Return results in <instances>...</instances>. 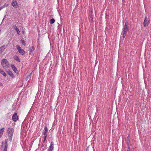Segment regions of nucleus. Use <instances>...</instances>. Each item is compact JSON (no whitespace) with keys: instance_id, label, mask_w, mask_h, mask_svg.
<instances>
[{"instance_id":"nucleus-1","label":"nucleus","mask_w":151,"mask_h":151,"mask_svg":"<svg viewBox=\"0 0 151 151\" xmlns=\"http://www.w3.org/2000/svg\"><path fill=\"white\" fill-rule=\"evenodd\" d=\"M1 63L2 66L4 68H7L9 66V62L6 59H2L1 61Z\"/></svg>"},{"instance_id":"nucleus-2","label":"nucleus","mask_w":151,"mask_h":151,"mask_svg":"<svg viewBox=\"0 0 151 151\" xmlns=\"http://www.w3.org/2000/svg\"><path fill=\"white\" fill-rule=\"evenodd\" d=\"M128 23L127 22H126L125 23L124 28L122 31V36L124 38L126 34L127 33V31L128 28Z\"/></svg>"},{"instance_id":"nucleus-3","label":"nucleus","mask_w":151,"mask_h":151,"mask_svg":"<svg viewBox=\"0 0 151 151\" xmlns=\"http://www.w3.org/2000/svg\"><path fill=\"white\" fill-rule=\"evenodd\" d=\"M14 131V129L12 128L9 127L7 130V132L9 136V138L10 141L12 139L13 134Z\"/></svg>"},{"instance_id":"nucleus-4","label":"nucleus","mask_w":151,"mask_h":151,"mask_svg":"<svg viewBox=\"0 0 151 151\" xmlns=\"http://www.w3.org/2000/svg\"><path fill=\"white\" fill-rule=\"evenodd\" d=\"M7 142L5 140L4 142H2V150L3 151H6L7 148Z\"/></svg>"},{"instance_id":"nucleus-5","label":"nucleus","mask_w":151,"mask_h":151,"mask_svg":"<svg viewBox=\"0 0 151 151\" xmlns=\"http://www.w3.org/2000/svg\"><path fill=\"white\" fill-rule=\"evenodd\" d=\"M11 5L15 8H18L19 5L18 3L16 0H13L11 4Z\"/></svg>"},{"instance_id":"nucleus-6","label":"nucleus","mask_w":151,"mask_h":151,"mask_svg":"<svg viewBox=\"0 0 151 151\" xmlns=\"http://www.w3.org/2000/svg\"><path fill=\"white\" fill-rule=\"evenodd\" d=\"M17 48L20 54L22 55H24L25 54V51L19 46H17Z\"/></svg>"},{"instance_id":"nucleus-7","label":"nucleus","mask_w":151,"mask_h":151,"mask_svg":"<svg viewBox=\"0 0 151 151\" xmlns=\"http://www.w3.org/2000/svg\"><path fill=\"white\" fill-rule=\"evenodd\" d=\"M149 23L150 20L148 19L147 17H145L143 22L144 26H147L149 24Z\"/></svg>"},{"instance_id":"nucleus-8","label":"nucleus","mask_w":151,"mask_h":151,"mask_svg":"<svg viewBox=\"0 0 151 151\" xmlns=\"http://www.w3.org/2000/svg\"><path fill=\"white\" fill-rule=\"evenodd\" d=\"M18 117L17 113H15L12 116V119L15 122H16L18 119Z\"/></svg>"},{"instance_id":"nucleus-9","label":"nucleus","mask_w":151,"mask_h":151,"mask_svg":"<svg viewBox=\"0 0 151 151\" xmlns=\"http://www.w3.org/2000/svg\"><path fill=\"white\" fill-rule=\"evenodd\" d=\"M11 66L12 67L13 70L15 72V73H17L18 71L17 69L13 64H11Z\"/></svg>"},{"instance_id":"nucleus-10","label":"nucleus","mask_w":151,"mask_h":151,"mask_svg":"<svg viewBox=\"0 0 151 151\" xmlns=\"http://www.w3.org/2000/svg\"><path fill=\"white\" fill-rule=\"evenodd\" d=\"M53 145V142H51L50 143V145L48 149V150L49 151H52L53 150L54 148Z\"/></svg>"},{"instance_id":"nucleus-11","label":"nucleus","mask_w":151,"mask_h":151,"mask_svg":"<svg viewBox=\"0 0 151 151\" xmlns=\"http://www.w3.org/2000/svg\"><path fill=\"white\" fill-rule=\"evenodd\" d=\"M6 72L12 78L14 77V76L12 72L10 70H7Z\"/></svg>"},{"instance_id":"nucleus-12","label":"nucleus","mask_w":151,"mask_h":151,"mask_svg":"<svg viewBox=\"0 0 151 151\" xmlns=\"http://www.w3.org/2000/svg\"><path fill=\"white\" fill-rule=\"evenodd\" d=\"M13 58L15 60H16L17 62H20V60L19 59V58L18 57V56H17V55L14 56L13 57Z\"/></svg>"},{"instance_id":"nucleus-13","label":"nucleus","mask_w":151,"mask_h":151,"mask_svg":"<svg viewBox=\"0 0 151 151\" xmlns=\"http://www.w3.org/2000/svg\"><path fill=\"white\" fill-rule=\"evenodd\" d=\"M44 136H45V138L46 137L47 135V127H45L44 128Z\"/></svg>"},{"instance_id":"nucleus-14","label":"nucleus","mask_w":151,"mask_h":151,"mask_svg":"<svg viewBox=\"0 0 151 151\" xmlns=\"http://www.w3.org/2000/svg\"><path fill=\"white\" fill-rule=\"evenodd\" d=\"M4 128H2L0 129V137H1L2 136L3 133L4 132Z\"/></svg>"},{"instance_id":"nucleus-15","label":"nucleus","mask_w":151,"mask_h":151,"mask_svg":"<svg viewBox=\"0 0 151 151\" xmlns=\"http://www.w3.org/2000/svg\"><path fill=\"white\" fill-rule=\"evenodd\" d=\"M0 73L4 76H6V74L5 72L2 70L0 69Z\"/></svg>"},{"instance_id":"nucleus-16","label":"nucleus","mask_w":151,"mask_h":151,"mask_svg":"<svg viewBox=\"0 0 151 151\" xmlns=\"http://www.w3.org/2000/svg\"><path fill=\"white\" fill-rule=\"evenodd\" d=\"M5 49V46H2L0 47V53L3 52Z\"/></svg>"},{"instance_id":"nucleus-17","label":"nucleus","mask_w":151,"mask_h":151,"mask_svg":"<svg viewBox=\"0 0 151 151\" xmlns=\"http://www.w3.org/2000/svg\"><path fill=\"white\" fill-rule=\"evenodd\" d=\"M31 78L30 75H28L27 77L26 80L27 81H29Z\"/></svg>"},{"instance_id":"nucleus-18","label":"nucleus","mask_w":151,"mask_h":151,"mask_svg":"<svg viewBox=\"0 0 151 151\" xmlns=\"http://www.w3.org/2000/svg\"><path fill=\"white\" fill-rule=\"evenodd\" d=\"M55 20L54 19H51L50 20V24H52L54 23Z\"/></svg>"},{"instance_id":"nucleus-19","label":"nucleus","mask_w":151,"mask_h":151,"mask_svg":"<svg viewBox=\"0 0 151 151\" xmlns=\"http://www.w3.org/2000/svg\"><path fill=\"white\" fill-rule=\"evenodd\" d=\"M9 5V4H7V3H5L4 5L2 6V7L3 8H4L5 7H6L7 6H8Z\"/></svg>"},{"instance_id":"nucleus-20","label":"nucleus","mask_w":151,"mask_h":151,"mask_svg":"<svg viewBox=\"0 0 151 151\" xmlns=\"http://www.w3.org/2000/svg\"><path fill=\"white\" fill-rule=\"evenodd\" d=\"M15 30H16V31H17V33L18 34H19V29H18L17 28V27H16Z\"/></svg>"},{"instance_id":"nucleus-21","label":"nucleus","mask_w":151,"mask_h":151,"mask_svg":"<svg viewBox=\"0 0 151 151\" xmlns=\"http://www.w3.org/2000/svg\"><path fill=\"white\" fill-rule=\"evenodd\" d=\"M21 41L22 42V44H23L24 45H25V42L24 41L21 40Z\"/></svg>"},{"instance_id":"nucleus-22","label":"nucleus","mask_w":151,"mask_h":151,"mask_svg":"<svg viewBox=\"0 0 151 151\" xmlns=\"http://www.w3.org/2000/svg\"><path fill=\"white\" fill-rule=\"evenodd\" d=\"M3 85V84L0 82V86H2Z\"/></svg>"},{"instance_id":"nucleus-23","label":"nucleus","mask_w":151,"mask_h":151,"mask_svg":"<svg viewBox=\"0 0 151 151\" xmlns=\"http://www.w3.org/2000/svg\"><path fill=\"white\" fill-rule=\"evenodd\" d=\"M3 9L2 7L1 6V7H0V11L1 9Z\"/></svg>"},{"instance_id":"nucleus-24","label":"nucleus","mask_w":151,"mask_h":151,"mask_svg":"<svg viewBox=\"0 0 151 151\" xmlns=\"http://www.w3.org/2000/svg\"><path fill=\"white\" fill-rule=\"evenodd\" d=\"M129 147H128V149L127 151H129Z\"/></svg>"},{"instance_id":"nucleus-25","label":"nucleus","mask_w":151,"mask_h":151,"mask_svg":"<svg viewBox=\"0 0 151 151\" xmlns=\"http://www.w3.org/2000/svg\"><path fill=\"white\" fill-rule=\"evenodd\" d=\"M128 138H129V135L128 136Z\"/></svg>"},{"instance_id":"nucleus-26","label":"nucleus","mask_w":151,"mask_h":151,"mask_svg":"<svg viewBox=\"0 0 151 151\" xmlns=\"http://www.w3.org/2000/svg\"><path fill=\"white\" fill-rule=\"evenodd\" d=\"M46 138H45L44 140H45V139H46Z\"/></svg>"},{"instance_id":"nucleus-27","label":"nucleus","mask_w":151,"mask_h":151,"mask_svg":"<svg viewBox=\"0 0 151 151\" xmlns=\"http://www.w3.org/2000/svg\"><path fill=\"white\" fill-rule=\"evenodd\" d=\"M5 18V17H4V18H3V20Z\"/></svg>"}]
</instances>
